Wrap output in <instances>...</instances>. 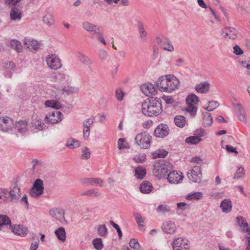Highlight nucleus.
<instances>
[{
	"mask_svg": "<svg viewBox=\"0 0 250 250\" xmlns=\"http://www.w3.org/2000/svg\"><path fill=\"white\" fill-rule=\"evenodd\" d=\"M162 111V101L157 97L148 98L142 104V112L146 116H157Z\"/></svg>",
	"mask_w": 250,
	"mask_h": 250,
	"instance_id": "f257e3e1",
	"label": "nucleus"
},
{
	"mask_svg": "<svg viewBox=\"0 0 250 250\" xmlns=\"http://www.w3.org/2000/svg\"><path fill=\"white\" fill-rule=\"evenodd\" d=\"M171 167L169 162L164 160H159L153 165V173L158 179H161L166 176Z\"/></svg>",
	"mask_w": 250,
	"mask_h": 250,
	"instance_id": "f03ea898",
	"label": "nucleus"
},
{
	"mask_svg": "<svg viewBox=\"0 0 250 250\" xmlns=\"http://www.w3.org/2000/svg\"><path fill=\"white\" fill-rule=\"evenodd\" d=\"M151 138V136L147 132H144L137 135L135 142L141 148H147L150 146Z\"/></svg>",
	"mask_w": 250,
	"mask_h": 250,
	"instance_id": "7ed1b4c3",
	"label": "nucleus"
},
{
	"mask_svg": "<svg viewBox=\"0 0 250 250\" xmlns=\"http://www.w3.org/2000/svg\"><path fill=\"white\" fill-rule=\"evenodd\" d=\"M43 182L41 179H37L34 182L33 187L30 191V195L34 198H37L43 192Z\"/></svg>",
	"mask_w": 250,
	"mask_h": 250,
	"instance_id": "20e7f679",
	"label": "nucleus"
},
{
	"mask_svg": "<svg viewBox=\"0 0 250 250\" xmlns=\"http://www.w3.org/2000/svg\"><path fill=\"white\" fill-rule=\"evenodd\" d=\"M188 240L182 237L175 238L172 243L173 250H188L189 246Z\"/></svg>",
	"mask_w": 250,
	"mask_h": 250,
	"instance_id": "39448f33",
	"label": "nucleus"
},
{
	"mask_svg": "<svg viewBox=\"0 0 250 250\" xmlns=\"http://www.w3.org/2000/svg\"><path fill=\"white\" fill-rule=\"evenodd\" d=\"M46 62L48 67L53 70H58L61 68L62 65L60 60L55 54L48 55L46 58Z\"/></svg>",
	"mask_w": 250,
	"mask_h": 250,
	"instance_id": "423d86ee",
	"label": "nucleus"
},
{
	"mask_svg": "<svg viewBox=\"0 0 250 250\" xmlns=\"http://www.w3.org/2000/svg\"><path fill=\"white\" fill-rule=\"evenodd\" d=\"M63 117V115L61 111L55 110L46 116V122L51 124H56L62 121Z\"/></svg>",
	"mask_w": 250,
	"mask_h": 250,
	"instance_id": "0eeeda50",
	"label": "nucleus"
},
{
	"mask_svg": "<svg viewBox=\"0 0 250 250\" xmlns=\"http://www.w3.org/2000/svg\"><path fill=\"white\" fill-rule=\"evenodd\" d=\"M187 176L189 180L194 183H200L201 182L202 177V172L200 167H194L193 169L188 172Z\"/></svg>",
	"mask_w": 250,
	"mask_h": 250,
	"instance_id": "6e6552de",
	"label": "nucleus"
},
{
	"mask_svg": "<svg viewBox=\"0 0 250 250\" xmlns=\"http://www.w3.org/2000/svg\"><path fill=\"white\" fill-rule=\"evenodd\" d=\"M169 78H173V75H166L161 76L156 82V85L161 92H166L167 83Z\"/></svg>",
	"mask_w": 250,
	"mask_h": 250,
	"instance_id": "1a4fd4ad",
	"label": "nucleus"
},
{
	"mask_svg": "<svg viewBox=\"0 0 250 250\" xmlns=\"http://www.w3.org/2000/svg\"><path fill=\"white\" fill-rule=\"evenodd\" d=\"M238 32L234 27L227 26L222 29L221 34L225 38L234 40L236 39Z\"/></svg>",
	"mask_w": 250,
	"mask_h": 250,
	"instance_id": "9d476101",
	"label": "nucleus"
},
{
	"mask_svg": "<svg viewBox=\"0 0 250 250\" xmlns=\"http://www.w3.org/2000/svg\"><path fill=\"white\" fill-rule=\"evenodd\" d=\"M14 125L12 119L8 117L0 118V130L6 132L11 129Z\"/></svg>",
	"mask_w": 250,
	"mask_h": 250,
	"instance_id": "9b49d317",
	"label": "nucleus"
},
{
	"mask_svg": "<svg viewBox=\"0 0 250 250\" xmlns=\"http://www.w3.org/2000/svg\"><path fill=\"white\" fill-rule=\"evenodd\" d=\"M169 129L166 124H160L155 128L154 134L155 136L159 138H164L169 133Z\"/></svg>",
	"mask_w": 250,
	"mask_h": 250,
	"instance_id": "f8f14e48",
	"label": "nucleus"
},
{
	"mask_svg": "<svg viewBox=\"0 0 250 250\" xmlns=\"http://www.w3.org/2000/svg\"><path fill=\"white\" fill-rule=\"evenodd\" d=\"M140 88L142 92L149 98L151 97L150 95H155L157 93V89L151 83L144 84L141 86Z\"/></svg>",
	"mask_w": 250,
	"mask_h": 250,
	"instance_id": "ddd939ff",
	"label": "nucleus"
},
{
	"mask_svg": "<svg viewBox=\"0 0 250 250\" xmlns=\"http://www.w3.org/2000/svg\"><path fill=\"white\" fill-rule=\"evenodd\" d=\"M9 229L15 234L22 237L26 235L28 231L27 228L22 225H16L14 226L10 225Z\"/></svg>",
	"mask_w": 250,
	"mask_h": 250,
	"instance_id": "4468645a",
	"label": "nucleus"
},
{
	"mask_svg": "<svg viewBox=\"0 0 250 250\" xmlns=\"http://www.w3.org/2000/svg\"><path fill=\"white\" fill-rule=\"evenodd\" d=\"M11 5L13 6L10 12V16L11 20H20L22 17L21 8H19V6L17 5V4Z\"/></svg>",
	"mask_w": 250,
	"mask_h": 250,
	"instance_id": "2eb2a0df",
	"label": "nucleus"
},
{
	"mask_svg": "<svg viewBox=\"0 0 250 250\" xmlns=\"http://www.w3.org/2000/svg\"><path fill=\"white\" fill-rule=\"evenodd\" d=\"M169 78L170 80H168V82L167 83V85H166V92L168 93H171L175 90L179 84V80L174 75H173V78Z\"/></svg>",
	"mask_w": 250,
	"mask_h": 250,
	"instance_id": "dca6fc26",
	"label": "nucleus"
},
{
	"mask_svg": "<svg viewBox=\"0 0 250 250\" xmlns=\"http://www.w3.org/2000/svg\"><path fill=\"white\" fill-rule=\"evenodd\" d=\"M181 173H179L177 171H171L167 174V180L171 184L178 183L180 180L183 179V176Z\"/></svg>",
	"mask_w": 250,
	"mask_h": 250,
	"instance_id": "f3484780",
	"label": "nucleus"
},
{
	"mask_svg": "<svg viewBox=\"0 0 250 250\" xmlns=\"http://www.w3.org/2000/svg\"><path fill=\"white\" fill-rule=\"evenodd\" d=\"M83 27L87 32H92L93 34H100V27L98 25L88 21H84L83 23Z\"/></svg>",
	"mask_w": 250,
	"mask_h": 250,
	"instance_id": "a211bd4d",
	"label": "nucleus"
},
{
	"mask_svg": "<svg viewBox=\"0 0 250 250\" xmlns=\"http://www.w3.org/2000/svg\"><path fill=\"white\" fill-rule=\"evenodd\" d=\"M10 201L14 202L17 201L21 196L20 188L15 186L9 192Z\"/></svg>",
	"mask_w": 250,
	"mask_h": 250,
	"instance_id": "6ab92c4d",
	"label": "nucleus"
},
{
	"mask_svg": "<svg viewBox=\"0 0 250 250\" xmlns=\"http://www.w3.org/2000/svg\"><path fill=\"white\" fill-rule=\"evenodd\" d=\"M162 228L163 231L168 234L173 233L176 230L175 225L171 221H167L164 223Z\"/></svg>",
	"mask_w": 250,
	"mask_h": 250,
	"instance_id": "aec40b11",
	"label": "nucleus"
},
{
	"mask_svg": "<svg viewBox=\"0 0 250 250\" xmlns=\"http://www.w3.org/2000/svg\"><path fill=\"white\" fill-rule=\"evenodd\" d=\"M50 215L59 221L64 219V213L62 210H60L57 208H53L49 211Z\"/></svg>",
	"mask_w": 250,
	"mask_h": 250,
	"instance_id": "412c9836",
	"label": "nucleus"
},
{
	"mask_svg": "<svg viewBox=\"0 0 250 250\" xmlns=\"http://www.w3.org/2000/svg\"><path fill=\"white\" fill-rule=\"evenodd\" d=\"M104 181L100 178H86L82 180V182L83 184L91 185H99L102 186V184Z\"/></svg>",
	"mask_w": 250,
	"mask_h": 250,
	"instance_id": "4be33fe9",
	"label": "nucleus"
},
{
	"mask_svg": "<svg viewBox=\"0 0 250 250\" xmlns=\"http://www.w3.org/2000/svg\"><path fill=\"white\" fill-rule=\"evenodd\" d=\"M222 211L225 213H229L232 209V203L229 199H225L222 201L220 206Z\"/></svg>",
	"mask_w": 250,
	"mask_h": 250,
	"instance_id": "5701e85b",
	"label": "nucleus"
},
{
	"mask_svg": "<svg viewBox=\"0 0 250 250\" xmlns=\"http://www.w3.org/2000/svg\"><path fill=\"white\" fill-rule=\"evenodd\" d=\"M27 122L26 121H21L16 123L15 129L21 134H23L27 131Z\"/></svg>",
	"mask_w": 250,
	"mask_h": 250,
	"instance_id": "b1692460",
	"label": "nucleus"
},
{
	"mask_svg": "<svg viewBox=\"0 0 250 250\" xmlns=\"http://www.w3.org/2000/svg\"><path fill=\"white\" fill-rule=\"evenodd\" d=\"M209 88V84L207 82L200 83L196 85L195 89L198 93H207Z\"/></svg>",
	"mask_w": 250,
	"mask_h": 250,
	"instance_id": "393cba45",
	"label": "nucleus"
},
{
	"mask_svg": "<svg viewBox=\"0 0 250 250\" xmlns=\"http://www.w3.org/2000/svg\"><path fill=\"white\" fill-rule=\"evenodd\" d=\"M156 40L157 43L160 45H163V44H165L166 43L168 44V46H164L163 47L164 49L165 50H167L170 52H172L174 51V47L172 45H171V42L167 38L164 39H162L159 37L156 38Z\"/></svg>",
	"mask_w": 250,
	"mask_h": 250,
	"instance_id": "a878e982",
	"label": "nucleus"
},
{
	"mask_svg": "<svg viewBox=\"0 0 250 250\" xmlns=\"http://www.w3.org/2000/svg\"><path fill=\"white\" fill-rule=\"evenodd\" d=\"M140 190L142 193L147 194L150 192L153 188L152 184L148 181H144L140 185Z\"/></svg>",
	"mask_w": 250,
	"mask_h": 250,
	"instance_id": "bb28decb",
	"label": "nucleus"
},
{
	"mask_svg": "<svg viewBox=\"0 0 250 250\" xmlns=\"http://www.w3.org/2000/svg\"><path fill=\"white\" fill-rule=\"evenodd\" d=\"M136 26L139 33L140 38L143 40H146L147 33L145 31L144 24L140 20H136Z\"/></svg>",
	"mask_w": 250,
	"mask_h": 250,
	"instance_id": "cd10ccee",
	"label": "nucleus"
},
{
	"mask_svg": "<svg viewBox=\"0 0 250 250\" xmlns=\"http://www.w3.org/2000/svg\"><path fill=\"white\" fill-rule=\"evenodd\" d=\"M44 104L46 107H51L56 110L62 107V104L60 102L55 100H47L45 102Z\"/></svg>",
	"mask_w": 250,
	"mask_h": 250,
	"instance_id": "c85d7f7f",
	"label": "nucleus"
},
{
	"mask_svg": "<svg viewBox=\"0 0 250 250\" xmlns=\"http://www.w3.org/2000/svg\"><path fill=\"white\" fill-rule=\"evenodd\" d=\"M135 176L138 179H143L146 173V169L142 166H138L135 169Z\"/></svg>",
	"mask_w": 250,
	"mask_h": 250,
	"instance_id": "c756f323",
	"label": "nucleus"
},
{
	"mask_svg": "<svg viewBox=\"0 0 250 250\" xmlns=\"http://www.w3.org/2000/svg\"><path fill=\"white\" fill-rule=\"evenodd\" d=\"M24 43L27 45L28 48L30 49V47H31V48L33 49L34 50H38L40 47L39 43L37 41L35 40L25 39Z\"/></svg>",
	"mask_w": 250,
	"mask_h": 250,
	"instance_id": "7c9ffc66",
	"label": "nucleus"
},
{
	"mask_svg": "<svg viewBox=\"0 0 250 250\" xmlns=\"http://www.w3.org/2000/svg\"><path fill=\"white\" fill-rule=\"evenodd\" d=\"M203 124L205 127H209L212 124V118L210 113L205 112L203 113Z\"/></svg>",
	"mask_w": 250,
	"mask_h": 250,
	"instance_id": "2f4dec72",
	"label": "nucleus"
},
{
	"mask_svg": "<svg viewBox=\"0 0 250 250\" xmlns=\"http://www.w3.org/2000/svg\"><path fill=\"white\" fill-rule=\"evenodd\" d=\"M203 194L202 192H193L189 193L186 196V199L188 200H198L202 199Z\"/></svg>",
	"mask_w": 250,
	"mask_h": 250,
	"instance_id": "473e14b6",
	"label": "nucleus"
},
{
	"mask_svg": "<svg viewBox=\"0 0 250 250\" xmlns=\"http://www.w3.org/2000/svg\"><path fill=\"white\" fill-rule=\"evenodd\" d=\"M11 220L6 215L0 214V230L7 225H10Z\"/></svg>",
	"mask_w": 250,
	"mask_h": 250,
	"instance_id": "72a5a7b5",
	"label": "nucleus"
},
{
	"mask_svg": "<svg viewBox=\"0 0 250 250\" xmlns=\"http://www.w3.org/2000/svg\"><path fill=\"white\" fill-rule=\"evenodd\" d=\"M58 239L62 242L66 240L65 231L63 227H60L55 231Z\"/></svg>",
	"mask_w": 250,
	"mask_h": 250,
	"instance_id": "f704fd0d",
	"label": "nucleus"
},
{
	"mask_svg": "<svg viewBox=\"0 0 250 250\" xmlns=\"http://www.w3.org/2000/svg\"><path fill=\"white\" fill-rule=\"evenodd\" d=\"M174 123L179 127H183L186 124V118L183 115H177L174 118Z\"/></svg>",
	"mask_w": 250,
	"mask_h": 250,
	"instance_id": "c9c22d12",
	"label": "nucleus"
},
{
	"mask_svg": "<svg viewBox=\"0 0 250 250\" xmlns=\"http://www.w3.org/2000/svg\"><path fill=\"white\" fill-rule=\"evenodd\" d=\"M77 57L80 61L85 65H90L92 63V61L87 56L82 53H78Z\"/></svg>",
	"mask_w": 250,
	"mask_h": 250,
	"instance_id": "e433bc0d",
	"label": "nucleus"
},
{
	"mask_svg": "<svg viewBox=\"0 0 250 250\" xmlns=\"http://www.w3.org/2000/svg\"><path fill=\"white\" fill-rule=\"evenodd\" d=\"M187 104H196L199 102V97L193 93L190 94L186 98Z\"/></svg>",
	"mask_w": 250,
	"mask_h": 250,
	"instance_id": "4c0bfd02",
	"label": "nucleus"
},
{
	"mask_svg": "<svg viewBox=\"0 0 250 250\" xmlns=\"http://www.w3.org/2000/svg\"><path fill=\"white\" fill-rule=\"evenodd\" d=\"M80 146V142L75 139H68L66 143V146L71 149L78 148Z\"/></svg>",
	"mask_w": 250,
	"mask_h": 250,
	"instance_id": "58836bf2",
	"label": "nucleus"
},
{
	"mask_svg": "<svg viewBox=\"0 0 250 250\" xmlns=\"http://www.w3.org/2000/svg\"><path fill=\"white\" fill-rule=\"evenodd\" d=\"M9 43L10 47L16 50L18 52H20L21 51V43L18 40H12Z\"/></svg>",
	"mask_w": 250,
	"mask_h": 250,
	"instance_id": "ea45409f",
	"label": "nucleus"
},
{
	"mask_svg": "<svg viewBox=\"0 0 250 250\" xmlns=\"http://www.w3.org/2000/svg\"><path fill=\"white\" fill-rule=\"evenodd\" d=\"M168 152L164 149L157 150L152 153L153 158L155 159L158 158H165Z\"/></svg>",
	"mask_w": 250,
	"mask_h": 250,
	"instance_id": "a19ab883",
	"label": "nucleus"
},
{
	"mask_svg": "<svg viewBox=\"0 0 250 250\" xmlns=\"http://www.w3.org/2000/svg\"><path fill=\"white\" fill-rule=\"evenodd\" d=\"M43 22L48 26L52 25L54 23V19L51 13H46L43 17Z\"/></svg>",
	"mask_w": 250,
	"mask_h": 250,
	"instance_id": "79ce46f5",
	"label": "nucleus"
},
{
	"mask_svg": "<svg viewBox=\"0 0 250 250\" xmlns=\"http://www.w3.org/2000/svg\"><path fill=\"white\" fill-rule=\"evenodd\" d=\"M201 138H199V136H189L186 139V142L187 143L191 144L193 145H197L201 141Z\"/></svg>",
	"mask_w": 250,
	"mask_h": 250,
	"instance_id": "37998d69",
	"label": "nucleus"
},
{
	"mask_svg": "<svg viewBox=\"0 0 250 250\" xmlns=\"http://www.w3.org/2000/svg\"><path fill=\"white\" fill-rule=\"evenodd\" d=\"M101 193L96 189H92L88 190L81 194L82 196H87L90 197H98Z\"/></svg>",
	"mask_w": 250,
	"mask_h": 250,
	"instance_id": "c03bdc74",
	"label": "nucleus"
},
{
	"mask_svg": "<svg viewBox=\"0 0 250 250\" xmlns=\"http://www.w3.org/2000/svg\"><path fill=\"white\" fill-rule=\"evenodd\" d=\"M92 244L94 248L96 250H101L104 247L102 240L100 238H97L93 239Z\"/></svg>",
	"mask_w": 250,
	"mask_h": 250,
	"instance_id": "a18cd8bd",
	"label": "nucleus"
},
{
	"mask_svg": "<svg viewBox=\"0 0 250 250\" xmlns=\"http://www.w3.org/2000/svg\"><path fill=\"white\" fill-rule=\"evenodd\" d=\"M98 234L102 237H105L107 235L108 231L104 224L99 225L97 229Z\"/></svg>",
	"mask_w": 250,
	"mask_h": 250,
	"instance_id": "49530a36",
	"label": "nucleus"
},
{
	"mask_svg": "<svg viewBox=\"0 0 250 250\" xmlns=\"http://www.w3.org/2000/svg\"><path fill=\"white\" fill-rule=\"evenodd\" d=\"M236 221L240 227H246L247 228L249 227L245 218L242 216H237Z\"/></svg>",
	"mask_w": 250,
	"mask_h": 250,
	"instance_id": "de8ad7c7",
	"label": "nucleus"
},
{
	"mask_svg": "<svg viewBox=\"0 0 250 250\" xmlns=\"http://www.w3.org/2000/svg\"><path fill=\"white\" fill-rule=\"evenodd\" d=\"M146 155L144 153L137 155L133 158V160L137 163H143L146 161Z\"/></svg>",
	"mask_w": 250,
	"mask_h": 250,
	"instance_id": "09e8293b",
	"label": "nucleus"
},
{
	"mask_svg": "<svg viewBox=\"0 0 250 250\" xmlns=\"http://www.w3.org/2000/svg\"><path fill=\"white\" fill-rule=\"evenodd\" d=\"M188 107L186 108V111L190 113L191 115L195 116L196 114L197 108L193 104H187Z\"/></svg>",
	"mask_w": 250,
	"mask_h": 250,
	"instance_id": "8fccbe9b",
	"label": "nucleus"
},
{
	"mask_svg": "<svg viewBox=\"0 0 250 250\" xmlns=\"http://www.w3.org/2000/svg\"><path fill=\"white\" fill-rule=\"evenodd\" d=\"M62 90L64 92L68 94L77 93L78 91V88L70 86H65L63 88Z\"/></svg>",
	"mask_w": 250,
	"mask_h": 250,
	"instance_id": "3c124183",
	"label": "nucleus"
},
{
	"mask_svg": "<svg viewBox=\"0 0 250 250\" xmlns=\"http://www.w3.org/2000/svg\"><path fill=\"white\" fill-rule=\"evenodd\" d=\"M109 223L115 229H116L118 233L119 239H121L123 236V233L119 226L113 221H110Z\"/></svg>",
	"mask_w": 250,
	"mask_h": 250,
	"instance_id": "603ef678",
	"label": "nucleus"
},
{
	"mask_svg": "<svg viewBox=\"0 0 250 250\" xmlns=\"http://www.w3.org/2000/svg\"><path fill=\"white\" fill-rule=\"evenodd\" d=\"M156 210L159 212L166 213L169 212L170 208L169 206L166 205H160L157 207Z\"/></svg>",
	"mask_w": 250,
	"mask_h": 250,
	"instance_id": "864d4df0",
	"label": "nucleus"
},
{
	"mask_svg": "<svg viewBox=\"0 0 250 250\" xmlns=\"http://www.w3.org/2000/svg\"><path fill=\"white\" fill-rule=\"evenodd\" d=\"M129 244V246L131 248H132L134 250H139L140 248V245H139L138 241L136 239H134V238L130 239Z\"/></svg>",
	"mask_w": 250,
	"mask_h": 250,
	"instance_id": "5fc2aeb1",
	"label": "nucleus"
},
{
	"mask_svg": "<svg viewBox=\"0 0 250 250\" xmlns=\"http://www.w3.org/2000/svg\"><path fill=\"white\" fill-rule=\"evenodd\" d=\"M244 169L243 167H238L237 169L236 173H235L233 179H236L242 177L244 175Z\"/></svg>",
	"mask_w": 250,
	"mask_h": 250,
	"instance_id": "6e6d98bb",
	"label": "nucleus"
},
{
	"mask_svg": "<svg viewBox=\"0 0 250 250\" xmlns=\"http://www.w3.org/2000/svg\"><path fill=\"white\" fill-rule=\"evenodd\" d=\"M177 209L179 210H184L189 208V206L185 202H179L177 204Z\"/></svg>",
	"mask_w": 250,
	"mask_h": 250,
	"instance_id": "4d7b16f0",
	"label": "nucleus"
},
{
	"mask_svg": "<svg viewBox=\"0 0 250 250\" xmlns=\"http://www.w3.org/2000/svg\"><path fill=\"white\" fill-rule=\"evenodd\" d=\"M44 125L43 123L40 121H37L34 124H32V127L38 130H42L43 129V126Z\"/></svg>",
	"mask_w": 250,
	"mask_h": 250,
	"instance_id": "13d9d810",
	"label": "nucleus"
},
{
	"mask_svg": "<svg viewBox=\"0 0 250 250\" xmlns=\"http://www.w3.org/2000/svg\"><path fill=\"white\" fill-rule=\"evenodd\" d=\"M83 155L82 158L83 159H87L90 157V152L88 148L85 147L83 150Z\"/></svg>",
	"mask_w": 250,
	"mask_h": 250,
	"instance_id": "bf43d9fd",
	"label": "nucleus"
},
{
	"mask_svg": "<svg viewBox=\"0 0 250 250\" xmlns=\"http://www.w3.org/2000/svg\"><path fill=\"white\" fill-rule=\"evenodd\" d=\"M93 124V120L91 118H89L83 121V126L84 128H90L91 125Z\"/></svg>",
	"mask_w": 250,
	"mask_h": 250,
	"instance_id": "052dcab7",
	"label": "nucleus"
},
{
	"mask_svg": "<svg viewBox=\"0 0 250 250\" xmlns=\"http://www.w3.org/2000/svg\"><path fill=\"white\" fill-rule=\"evenodd\" d=\"M194 134L196 136H199V138H201V137H204L206 135V132L204 129L200 128L196 130Z\"/></svg>",
	"mask_w": 250,
	"mask_h": 250,
	"instance_id": "680f3d73",
	"label": "nucleus"
},
{
	"mask_svg": "<svg viewBox=\"0 0 250 250\" xmlns=\"http://www.w3.org/2000/svg\"><path fill=\"white\" fill-rule=\"evenodd\" d=\"M226 149L227 151V152L229 153H234L235 154H238V151L236 148L233 147L232 146L227 145L226 146Z\"/></svg>",
	"mask_w": 250,
	"mask_h": 250,
	"instance_id": "e2e57ef3",
	"label": "nucleus"
},
{
	"mask_svg": "<svg viewBox=\"0 0 250 250\" xmlns=\"http://www.w3.org/2000/svg\"><path fill=\"white\" fill-rule=\"evenodd\" d=\"M116 97L117 99L121 101L123 99L124 97V93L121 89H117L116 90Z\"/></svg>",
	"mask_w": 250,
	"mask_h": 250,
	"instance_id": "0e129e2a",
	"label": "nucleus"
},
{
	"mask_svg": "<svg viewBox=\"0 0 250 250\" xmlns=\"http://www.w3.org/2000/svg\"><path fill=\"white\" fill-rule=\"evenodd\" d=\"M233 53L237 55H240L243 53V51L238 45H235L233 47Z\"/></svg>",
	"mask_w": 250,
	"mask_h": 250,
	"instance_id": "69168bd1",
	"label": "nucleus"
},
{
	"mask_svg": "<svg viewBox=\"0 0 250 250\" xmlns=\"http://www.w3.org/2000/svg\"><path fill=\"white\" fill-rule=\"evenodd\" d=\"M208 104L209 107H211V108L212 109V111L216 109L217 107L219 106V104L217 101H209Z\"/></svg>",
	"mask_w": 250,
	"mask_h": 250,
	"instance_id": "338daca9",
	"label": "nucleus"
},
{
	"mask_svg": "<svg viewBox=\"0 0 250 250\" xmlns=\"http://www.w3.org/2000/svg\"><path fill=\"white\" fill-rule=\"evenodd\" d=\"M107 56V52L104 49H102L99 52V57L101 60H104Z\"/></svg>",
	"mask_w": 250,
	"mask_h": 250,
	"instance_id": "774afa93",
	"label": "nucleus"
}]
</instances>
